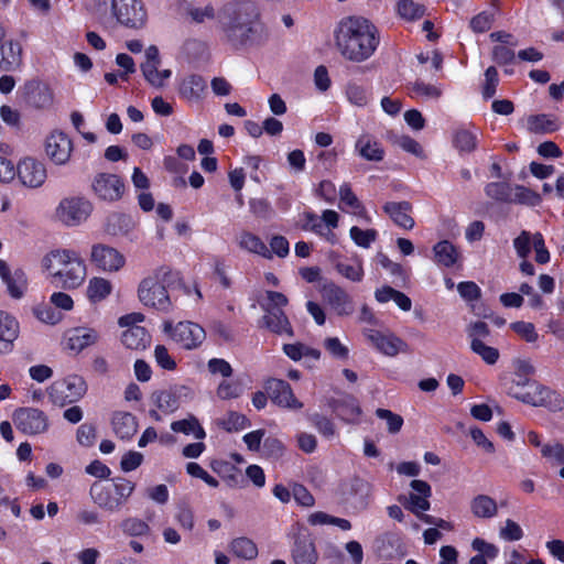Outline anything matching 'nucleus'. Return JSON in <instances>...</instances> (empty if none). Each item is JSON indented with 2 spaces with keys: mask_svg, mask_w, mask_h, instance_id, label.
I'll use <instances>...</instances> for the list:
<instances>
[{
  "mask_svg": "<svg viewBox=\"0 0 564 564\" xmlns=\"http://www.w3.org/2000/svg\"><path fill=\"white\" fill-rule=\"evenodd\" d=\"M111 10L126 28L139 30L147 23V11L141 0H112Z\"/></svg>",
  "mask_w": 564,
  "mask_h": 564,
  "instance_id": "nucleus-7",
  "label": "nucleus"
},
{
  "mask_svg": "<svg viewBox=\"0 0 564 564\" xmlns=\"http://www.w3.org/2000/svg\"><path fill=\"white\" fill-rule=\"evenodd\" d=\"M267 301L261 303V307L267 312L283 311L282 308L288 305V297L276 291H267Z\"/></svg>",
  "mask_w": 564,
  "mask_h": 564,
  "instance_id": "nucleus-52",
  "label": "nucleus"
},
{
  "mask_svg": "<svg viewBox=\"0 0 564 564\" xmlns=\"http://www.w3.org/2000/svg\"><path fill=\"white\" fill-rule=\"evenodd\" d=\"M323 296L338 315H350L354 304L349 294L340 286L330 282L324 285Z\"/></svg>",
  "mask_w": 564,
  "mask_h": 564,
  "instance_id": "nucleus-18",
  "label": "nucleus"
},
{
  "mask_svg": "<svg viewBox=\"0 0 564 564\" xmlns=\"http://www.w3.org/2000/svg\"><path fill=\"white\" fill-rule=\"evenodd\" d=\"M264 388L271 401L279 406L292 410H300L303 408V403L295 398L289 382L282 379L272 378L265 382Z\"/></svg>",
  "mask_w": 564,
  "mask_h": 564,
  "instance_id": "nucleus-11",
  "label": "nucleus"
},
{
  "mask_svg": "<svg viewBox=\"0 0 564 564\" xmlns=\"http://www.w3.org/2000/svg\"><path fill=\"white\" fill-rule=\"evenodd\" d=\"M93 210L90 202L82 197L64 198L57 209V218L66 226H77L86 220Z\"/></svg>",
  "mask_w": 564,
  "mask_h": 564,
  "instance_id": "nucleus-8",
  "label": "nucleus"
},
{
  "mask_svg": "<svg viewBox=\"0 0 564 564\" xmlns=\"http://www.w3.org/2000/svg\"><path fill=\"white\" fill-rule=\"evenodd\" d=\"M225 41L235 50L259 46L269 39V31L261 20L258 4L252 0L225 3L218 12Z\"/></svg>",
  "mask_w": 564,
  "mask_h": 564,
  "instance_id": "nucleus-1",
  "label": "nucleus"
},
{
  "mask_svg": "<svg viewBox=\"0 0 564 564\" xmlns=\"http://www.w3.org/2000/svg\"><path fill=\"white\" fill-rule=\"evenodd\" d=\"M470 509L474 516L489 519L497 514L498 508L496 501L487 495H478L470 502Z\"/></svg>",
  "mask_w": 564,
  "mask_h": 564,
  "instance_id": "nucleus-37",
  "label": "nucleus"
},
{
  "mask_svg": "<svg viewBox=\"0 0 564 564\" xmlns=\"http://www.w3.org/2000/svg\"><path fill=\"white\" fill-rule=\"evenodd\" d=\"M558 119L553 115H531L527 118V129L533 134H547L560 129Z\"/></svg>",
  "mask_w": 564,
  "mask_h": 564,
  "instance_id": "nucleus-30",
  "label": "nucleus"
},
{
  "mask_svg": "<svg viewBox=\"0 0 564 564\" xmlns=\"http://www.w3.org/2000/svg\"><path fill=\"white\" fill-rule=\"evenodd\" d=\"M453 144L460 153H470L476 149L477 137L467 129H457L453 135Z\"/></svg>",
  "mask_w": 564,
  "mask_h": 564,
  "instance_id": "nucleus-43",
  "label": "nucleus"
},
{
  "mask_svg": "<svg viewBox=\"0 0 564 564\" xmlns=\"http://www.w3.org/2000/svg\"><path fill=\"white\" fill-rule=\"evenodd\" d=\"M176 275L167 268H160L153 276H148L141 281L138 289L139 300L145 306L167 312L171 307V301L164 284H170L172 278Z\"/></svg>",
  "mask_w": 564,
  "mask_h": 564,
  "instance_id": "nucleus-4",
  "label": "nucleus"
},
{
  "mask_svg": "<svg viewBox=\"0 0 564 564\" xmlns=\"http://www.w3.org/2000/svg\"><path fill=\"white\" fill-rule=\"evenodd\" d=\"M72 148L70 139L63 132L52 133L46 139L45 152L56 164H64L68 161Z\"/></svg>",
  "mask_w": 564,
  "mask_h": 564,
  "instance_id": "nucleus-20",
  "label": "nucleus"
},
{
  "mask_svg": "<svg viewBox=\"0 0 564 564\" xmlns=\"http://www.w3.org/2000/svg\"><path fill=\"white\" fill-rule=\"evenodd\" d=\"M356 152L367 161L381 162L384 158V150L381 144L370 134L360 135L355 143Z\"/></svg>",
  "mask_w": 564,
  "mask_h": 564,
  "instance_id": "nucleus-26",
  "label": "nucleus"
},
{
  "mask_svg": "<svg viewBox=\"0 0 564 564\" xmlns=\"http://www.w3.org/2000/svg\"><path fill=\"white\" fill-rule=\"evenodd\" d=\"M512 397L533 406L547 408L552 412H557L564 409V398L536 381H532L525 391L512 392Z\"/></svg>",
  "mask_w": 564,
  "mask_h": 564,
  "instance_id": "nucleus-5",
  "label": "nucleus"
},
{
  "mask_svg": "<svg viewBox=\"0 0 564 564\" xmlns=\"http://www.w3.org/2000/svg\"><path fill=\"white\" fill-rule=\"evenodd\" d=\"M120 527L123 533L129 536L145 535L150 531L149 524L138 518H127L121 522Z\"/></svg>",
  "mask_w": 564,
  "mask_h": 564,
  "instance_id": "nucleus-50",
  "label": "nucleus"
},
{
  "mask_svg": "<svg viewBox=\"0 0 564 564\" xmlns=\"http://www.w3.org/2000/svg\"><path fill=\"white\" fill-rule=\"evenodd\" d=\"M329 260L339 274L352 282H360L364 276V269L360 262L348 264L339 261V256L335 252L329 253Z\"/></svg>",
  "mask_w": 564,
  "mask_h": 564,
  "instance_id": "nucleus-38",
  "label": "nucleus"
},
{
  "mask_svg": "<svg viewBox=\"0 0 564 564\" xmlns=\"http://www.w3.org/2000/svg\"><path fill=\"white\" fill-rule=\"evenodd\" d=\"M20 334V324L17 318L0 310V354H10L14 348V341Z\"/></svg>",
  "mask_w": 564,
  "mask_h": 564,
  "instance_id": "nucleus-19",
  "label": "nucleus"
},
{
  "mask_svg": "<svg viewBox=\"0 0 564 564\" xmlns=\"http://www.w3.org/2000/svg\"><path fill=\"white\" fill-rule=\"evenodd\" d=\"M346 95L348 100L358 107H364L368 104L367 91L362 86L349 84L347 86Z\"/></svg>",
  "mask_w": 564,
  "mask_h": 564,
  "instance_id": "nucleus-63",
  "label": "nucleus"
},
{
  "mask_svg": "<svg viewBox=\"0 0 564 564\" xmlns=\"http://www.w3.org/2000/svg\"><path fill=\"white\" fill-rule=\"evenodd\" d=\"M133 228L134 221L129 215L115 213L107 218L106 231L111 236H126Z\"/></svg>",
  "mask_w": 564,
  "mask_h": 564,
  "instance_id": "nucleus-35",
  "label": "nucleus"
},
{
  "mask_svg": "<svg viewBox=\"0 0 564 564\" xmlns=\"http://www.w3.org/2000/svg\"><path fill=\"white\" fill-rule=\"evenodd\" d=\"M394 144L400 147L405 152H409L417 158L423 155V149L420 143L409 135H399L394 139Z\"/></svg>",
  "mask_w": 564,
  "mask_h": 564,
  "instance_id": "nucleus-64",
  "label": "nucleus"
},
{
  "mask_svg": "<svg viewBox=\"0 0 564 564\" xmlns=\"http://www.w3.org/2000/svg\"><path fill=\"white\" fill-rule=\"evenodd\" d=\"M111 487L118 497V500L123 506L127 499L134 491L135 485L123 477H118L113 479V485Z\"/></svg>",
  "mask_w": 564,
  "mask_h": 564,
  "instance_id": "nucleus-54",
  "label": "nucleus"
},
{
  "mask_svg": "<svg viewBox=\"0 0 564 564\" xmlns=\"http://www.w3.org/2000/svg\"><path fill=\"white\" fill-rule=\"evenodd\" d=\"M152 398L158 408L163 411L174 412L181 404L180 399L176 398L173 387L167 390L154 392Z\"/></svg>",
  "mask_w": 564,
  "mask_h": 564,
  "instance_id": "nucleus-44",
  "label": "nucleus"
},
{
  "mask_svg": "<svg viewBox=\"0 0 564 564\" xmlns=\"http://www.w3.org/2000/svg\"><path fill=\"white\" fill-rule=\"evenodd\" d=\"M111 425L113 433L121 440H130L138 432L137 417L130 412H115Z\"/></svg>",
  "mask_w": 564,
  "mask_h": 564,
  "instance_id": "nucleus-25",
  "label": "nucleus"
},
{
  "mask_svg": "<svg viewBox=\"0 0 564 564\" xmlns=\"http://www.w3.org/2000/svg\"><path fill=\"white\" fill-rule=\"evenodd\" d=\"M205 337V329L192 322H180L173 332V340L181 344L186 349L198 347Z\"/></svg>",
  "mask_w": 564,
  "mask_h": 564,
  "instance_id": "nucleus-17",
  "label": "nucleus"
},
{
  "mask_svg": "<svg viewBox=\"0 0 564 564\" xmlns=\"http://www.w3.org/2000/svg\"><path fill=\"white\" fill-rule=\"evenodd\" d=\"M13 420L17 429L28 435L42 434L48 429L47 415L34 408H20L15 410Z\"/></svg>",
  "mask_w": 564,
  "mask_h": 564,
  "instance_id": "nucleus-9",
  "label": "nucleus"
},
{
  "mask_svg": "<svg viewBox=\"0 0 564 564\" xmlns=\"http://www.w3.org/2000/svg\"><path fill=\"white\" fill-rule=\"evenodd\" d=\"M243 392L240 381H223L217 388V395L223 400L239 398Z\"/></svg>",
  "mask_w": 564,
  "mask_h": 564,
  "instance_id": "nucleus-53",
  "label": "nucleus"
},
{
  "mask_svg": "<svg viewBox=\"0 0 564 564\" xmlns=\"http://www.w3.org/2000/svg\"><path fill=\"white\" fill-rule=\"evenodd\" d=\"M412 205L409 202H388L383 206V210L395 225L404 228L412 229L414 226V219L409 215Z\"/></svg>",
  "mask_w": 564,
  "mask_h": 564,
  "instance_id": "nucleus-27",
  "label": "nucleus"
},
{
  "mask_svg": "<svg viewBox=\"0 0 564 564\" xmlns=\"http://www.w3.org/2000/svg\"><path fill=\"white\" fill-rule=\"evenodd\" d=\"M206 88V80L200 75L192 74L182 79L178 94L188 101H198Z\"/></svg>",
  "mask_w": 564,
  "mask_h": 564,
  "instance_id": "nucleus-28",
  "label": "nucleus"
},
{
  "mask_svg": "<svg viewBox=\"0 0 564 564\" xmlns=\"http://www.w3.org/2000/svg\"><path fill=\"white\" fill-rule=\"evenodd\" d=\"M7 285V290L13 299H21L28 288V278L25 272L18 268L8 276V279L3 280Z\"/></svg>",
  "mask_w": 564,
  "mask_h": 564,
  "instance_id": "nucleus-39",
  "label": "nucleus"
},
{
  "mask_svg": "<svg viewBox=\"0 0 564 564\" xmlns=\"http://www.w3.org/2000/svg\"><path fill=\"white\" fill-rule=\"evenodd\" d=\"M377 550L380 556L390 560L401 558L406 554L402 539L392 532L384 533L377 539Z\"/></svg>",
  "mask_w": 564,
  "mask_h": 564,
  "instance_id": "nucleus-24",
  "label": "nucleus"
},
{
  "mask_svg": "<svg viewBox=\"0 0 564 564\" xmlns=\"http://www.w3.org/2000/svg\"><path fill=\"white\" fill-rule=\"evenodd\" d=\"M470 349L473 352L480 356L481 359L488 365H495L499 359L498 349L491 346H487L482 340H471Z\"/></svg>",
  "mask_w": 564,
  "mask_h": 564,
  "instance_id": "nucleus-48",
  "label": "nucleus"
},
{
  "mask_svg": "<svg viewBox=\"0 0 564 564\" xmlns=\"http://www.w3.org/2000/svg\"><path fill=\"white\" fill-rule=\"evenodd\" d=\"M77 442L85 447H91L96 441V426L91 423L82 424L76 432Z\"/></svg>",
  "mask_w": 564,
  "mask_h": 564,
  "instance_id": "nucleus-60",
  "label": "nucleus"
},
{
  "mask_svg": "<svg viewBox=\"0 0 564 564\" xmlns=\"http://www.w3.org/2000/svg\"><path fill=\"white\" fill-rule=\"evenodd\" d=\"M322 218L326 226V231L324 230V235L322 236L325 237L329 242L335 243L337 237L332 230L338 227V214L335 210L326 209L323 213Z\"/></svg>",
  "mask_w": 564,
  "mask_h": 564,
  "instance_id": "nucleus-59",
  "label": "nucleus"
},
{
  "mask_svg": "<svg viewBox=\"0 0 564 564\" xmlns=\"http://www.w3.org/2000/svg\"><path fill=\"white\" fill-rule=\"evenodd\" d=\"M308 419L323 436L333 437L335 435V425L328 417L314 413Z\"/></svg>",
  "mask_w": 564,
  "mask_h": 564,
  "instance_id": "nucleus-57",
  "label": "nucleus"
},
{
  "mask_svg": "<svg viewBox=\"0 0 564 564\" xmlns=\"http://www.w3.org/2000/svg\"><path fill=\"white\" fill-rule=\"evenodd\" d=\"M91 187L97 197L106 202H117L124 193L122 180L118 175L110 173L97 174Z\"/></svg>",
  "mask_w": 564,
  "mask_h": 564,
  "instance_id": "nucleus-10",
  "label": "nucleus"
},
{
  "mask_svg": "<svg viewBox=\"0 0 564 564\" xmlns=\"http://www.w3.org/2000/svg\"><path fill=\"white\" fill-rule=\"evenodd\" d=\"M111 292V283L102 278H94L89 281L87 295L91 302L106 299Z\"/></svg>",
  "mask_w": 564,
  "mask_h": 564,
  "instance_id": "nucleus-45",
  "label": "nucleus"
},
{
  "mask_svg": "<svg viewBox=\"0 0 564 564\" xmlns=\"http://www.w3.org/2000/svg\"><path fill=\"white\" fill-rule=\"evenodd\" d=\"M376 415L379 419L387 421L389 433L395 434L400 432V430L402 429L403 419L401 415L393 413L392 411L387 409H377Z\"/></svg>",
  "mask_w": 564,
  "mask_h": 564,
  "instance_id": "nucleus-55",
  "label": "nucleus"
},
{
  "mask_svg": "<svg viewBox=\"0 0 564 564\" xmlns=\"http://www.w3.org/2000/svg\"><path fill=\"white\" fill-rule=\"evenodd\" d=\"M350 237L356 245L362 248H368L371 242L377 238V231L375 229L362 230L357 226L351 227Z\"/></svg>",
  "mask_w": 564,
  "mask_h": 564,
  "instance_id": "nucleus-56",
  "label": "nucleus"
},
{
  "mask_svg": "<svg viewBox=\"0 0 564 564\" xmlns=\"http://www.w3.org/2000/svg\"><path fill=\"white\" fill-rule=\"evenodd\" d=\"M510 327L528 343H534L538 339V333L535 332V327L532 323L519 321L511 323Z\"/></svg>",
  "mask_w": 564,
  "mask_h": 564,
  "instance_id": "nucleus-62",
  "label": "nucleus"
},
{
  "mask_svg": "<svg viewBox=\"0 0 564 564\" xmlns=\"http://www.w3.org/2000/svg\"><path fill=\"white\" fill-rule=\"evenodd\" d=\"M433 251L436 262L446 268L453 267L459 258L457 248L448 240L437 242Z\"/></svg>",
  "mask_w": 564,
  "mask_h": 564,
  "instance_id": "nucleus-36",
  "label": "nucleus"
},
{
  "mask_svg": "<svg viewBox=\"0 0 564 564\" xmlns=\"http://www.w3.org/2000/svg\"><path fill=\"white\" fill-rule=\"evenodd\" d=\"M261 324L276 335L294 336L291 323L283 311L267 312L261 318Z\"/></svg>",
  "mask_w": 564,
  "mask_h": 564,
  "instance_id": "nucleus-31",
  "label": "nucleus"
},
{
  "mask_svg": "<svg viewBox=\"0 0 564 564\" xmlns=\"http://www.w3.org/2000/svg\"><path fill=\"white\" fill-rule=\"evenodd\" d=\"M291 555L294 564H316L318 553L311 534L306 531H300L294 535Z\"/></svg>",
  "mask_w": 564,
  "mask_h": 564,
  "instance_id": "nucleus-13",
  "label": "nucleus"
},
{
  "mask_svg": "<svg viewBox=\"0 0 564 564\" xmlns=\"http://www.w3.org/2000/svg\"><path fill=\"white\" fill-rule=\"evenodd\" d=\"M86 392V381L79 376H69L65 379L54 381L47 389L52 402L61 406L78 401Z\"/></svg>",
  "mask_w": 564,
  "mask_h": 564,
  "instance_id": "nucleus-6",
  "label": "nucleus"
},
{
  "mask_svg": "<svg viewBox=\"0 0 564 564\" xmlns=\"http://www.w3.org/2000/svg\"><path fill=\"white\" fill-rule=\"evenodd\" d=\"M492 23L494 14L482 11L470 20L469 26L475 33H484L491 28Z\"/></svg>",
  "mask_w": 564,
  "mask_h": 564,
  "instance_id": "nucleus-61",
  "label": "nucleus"
},
{
  "mask_svg": "<svg viewBox=\"0 0 564 564\" xmlns=\"http://www.w3.org/2000/svg\"><path fill=\"white\" fill-rule=\"evenodd\" d=\"M90 260L98 269L108 272H117L126 263L122 253L102 243H97L91 247Z\"/></svg>",
  "mask_w": 564,
  "mask_h": 564,
  "instance_id": "nucleus-12",
  "label": "nucleus"
},
{
  "mask_svg": "<svg viewBox=\"0 0 564 564\" xmlns=\"http://www.w3.org/2000/svg\"><path fill=\"white\" fill-rule=\"evenodd\" d=\"M121 343L128 349L142 350L150 343V335L144 327H130L121 335Z\"/></svg>",
  "mask_w": 564,
  "mask_h": 564,
  "instance_id": "nucleus-33",
  "label": "nucleus"
},
{
  "mask_svg": "<svg viewBox=\"0 0 564 564\" xmlns=\"http://www.w3.org/2000/svg\"><path fill=\"white\" fill-rule=\"evenodd\" d=\"M366 336L379 351L387 356H395L406 347L402 339L392 335L387 336L379 330L369 329Z\"/></svg>",
  "mask_w": 564,
  "mask_h": 564,
  "instance_id": "nucleus-23",
  "label": "nucleus"
},
{
  "mask_svg": "<svg viewBox=\"0 0 564 564\" xmlns=\"http://www.w3.org/2000/svg\"><path fill=\"white\" fill-rule=\"evenodd\" d=\"M22 62V47L19 42L6 41L0 43V68L9 72Z\"/></svg>",
  "mask_w": 564,
  "mask_h": 564,
  "instance_id": "nucleus-29",
  "label": "nucleus"
},
{
  "mask_svg": "<svg viewBox=\"0 0 564 564\" xmlns=\"http://www.w3.org/2000/svg\"><path fill=\"white\" fill-rule=\"evenodd\" d=\"M485 193L488 197L505 203L512 202L511 186L506 182H491L485 187Z\"/></svg>",
  "mask_w": 564,
  "mask_h": 564,
  "instance_id": "nucleus-46",
  "label": "nucleus"
},
{
  "mask_svg": "<svg viewBox=\"0 0 564 564\" xmlns=\"http://www.w3.org/2000/svg\"><path fill=\"white\" fill-rule=\"evenodd\" d=\"M42 265L63 289L78 288L86 278V265L74 250L54 249L43 257Z\"/></svg>",
  "mask_w": 564,
  "mask_h": 564,
  "instance_id": "nucleus-3",
  "label": "nucleus"
},
{
  "mask_svg": "<svg viewBox=\"0 0 564 564\" xmlns=\"http://www.w3.org/2000/svg\"><path fill=\"white\" fill-rule=\"evenodd\" d=\"M218 424L227 432H234L250 426V421L246 415L230 411L228 412L227 417L219 421Z\"/></svg>",
  "mask_w": 564,
  "mask_h": 564,
  "instance_id": "nucleus-49",
  "label": "nucleus"
},
{
  "mask_svg": "<svg viewBox=\"0 0 564 564\" xmlns=\"http://www.w3.org/2000/svg\"><path fill=\"white\" fill-rule=\"evenodd\" d=\"M238 243L242 249L260 254L264 258H271V253L265 243L258 236L249 231H243L240 235Z\"/></svg>",
  "mask_w": 564,
  "mask_h": 564,
  "instance_id": "nucleus-40",
  "label": "nucleus"
},
{
  "mask_svg": "<svg viewBox=\"0 0 564 564\" xmlns=\"http://www.w3.org/2000/svg\"><path fill=\"white\" fill-rule=\"evenodd\" d=\"M89 496L94 503L106 511L115 512L122 507L112 487L105 486L99 481H95L91 485Z\"/></svg>",
  "mask_w": 564,
  "mask_h": 564,
  "instance_id": "nucleus-22",
  "label": "nucleus"
},
{
  "mask_svg": "<svg viewBox=\"0 0 564 564\" xmlns=\"http://www.w3.org/2000/svg\"><path fill=\"white\" fill-rule=\"evenodd\" d=\"M231 552L240 558L253 560L258 556V547L256 543L246 536L234 539L230 544Z\"/></svg>",
  "mask_w": 564,
  "mask_h": 564,
  "instance_id": "nucleus-41",
  "label": "nucleus"
},
{
  "mask_svg": "<svg viewBox=\"0 0 564 564\" xmlns=\"http://www.w3.org/2000/svg\"><path fill=\"white\" fill-rule=\"evenodd\" d=\"M499 83L498 72L495 66H489L485 72V85L482 87V97L489 99L496 94Z\"/></svg>",
  "mask_w": 564,
  "mask_h": 564,
  "instance_id": "nucleus-58",
  "label": "nucleus"
},
{
  "mask_svg": "<svg viewBox=\"0 0 564 564\" xmlns=\"http://www.w3.org/2000/svg\"><path fill=\"white\" fill-rule=\"evenodd\" d=\"M541 202L540 195L522 185H517L514 187V196L512 197L511 203L528 205V206H536Z\"/></svg>",
  "mask_w": 564,
  "mask_h": 564,
  "instance_id": "nucleus-51",
  "label": "nucleus"
},
{
  "mask_svg": "<svg viewBox=\"0 0 564 564\" xmlns=\"http://www.w3.org/2000/svg\"><path fill=\"white\" fill-rule=\"evenodd\" d=\"M327 404L343 421L351 424L359 423L362 411L354 395L345 394L341 398H330Z\"/></svg>",
  "mask_w": 564,
  "mask_h": 564,
  "instance_id": "nucleus-16",
  "label": "nucleus"
},
{
  "mask_svg": "<svg viewBox=\"0 0 564 564\" xmlns=\"http://www.w3.org/2000/svg\"><path fill=\"white\" fill-rule=\"evenodd\" d=\"M171 429L175 433H183L186 435L193 433L197 440H203L206 435L198 420L193 415H191L188 419L174 421L171 424Z\"/></svg>",
  "mask_w": 564,
  "mask_h": 564,
  "instance_id": "nucleus-42",
  "label": "nucleus"
},
{
  "mask_svg": "<svg viewBox=\"0 0 564 564\" xmlns=\"http://www.w3.org/2000/svg\"><path fill=\"white\" fill-rule=\"evenodd\" d=\"M98 338V333L95 329L77 327L72 330L68 337V348L79 352L86 347L94 345Z\"/></svg>",
  "mask_w": 564,
  "mask_h": 564,
  "instance_id": "nucleus-32",
  "label": "nucleus"
},
{
  "mask_svg": "<svg viewBox=\"0 0 564 564\" xmlns=\"http://www.w3.org/2000/svg\"><path fill=\"white\" fill-rule=\"evenodd\" d=\"M336 46L340 54L356 63L368 59L375 53L379 36L377 28L361 17L343 20L336 31Z\"/></svg>",
  "mask_w": 564,
  "mask_h": 564,
  "instance_id": "nucleus-2",
  "label": "nucleus"
},
{
  "mask_svg": "<svg viewBox=\"0 0 564 564\" xmlns=\"http://www.w3.org/2000/svg\"><path fill=\"white\" fill-rule=\"evenodd\" d=\"M350 492L352 496V506L357 510H365L369 505L371 495V485L361 478H354L350 485Z\"/></svg>",
  "mask_w": 564,
  "mask_h": 564,
  "instance_id": "nucleus-34",
  "label": "nucleus"
},
{
  "mask_svg": "<svg viewBox=\"0 0 564 564\" xmlns=\"http://www.w3.org/2000/svg\"><path fill=\"white\" fill-rule=\"evenodd\" d=\"M397 10L401 18L409 21L417 20L425 13V7L413 0H400L397 3Z\"/></svg>",
  "mask_w": 564,
  "mask_h": 564,
  "instance_id": "nucleus-47",
  "label": "nucleus"
},
{
  "mask_svg": "<svg viewBox=\"0 0 564 564\" xmlns=\"http://www.w3.org/2000/svg\"><path fill=\"white\" fill-rule=\"evenodd\" d=\"M15 174H18L21 183L31 188H37L43 185L46 180V170L43 163L25 158L20 161Z\"/></svg>",
  "mask_w": 564,
  "mask_h": 564,
  "instance_id": "nucleus-15",
  "label": "nucleus"
},
{
  "mask_svg": "<svg viewBox=\"0 0 564 564\" xmlns=\"http://www.w3.org/2000/svg\"><path fill=\"white\" fill-rule=\"evenodd\" d=\"M24 97L30 106L39 109L47 108L53 104L51 88L37 80H31L24 85Z\"/></svg>",
  "mask_w": 564,
  "mask_h": 564,
  "instance_id": "nucleus-21",
  "label": "nucleus"
},
{
  "mask_svg": "<svg viewBox=\"0 0 564 564\" xmlns=\"http://www.w3.org/2000/svg\"><path fill=\"white\" fill-rule=\"evenodd\" d=\"M410 487L417 494L411 492L408 498L399 497V501L415 516L429 510L431 508L429 501L432 494L431 486L424 480L414 479L410 482Z\"/></svg>",
  "mask_w": 564,
  "mask_h": 564,
  "instance_id": "nucleus-14",
  "label": "nucleus"
}]
</instances>
